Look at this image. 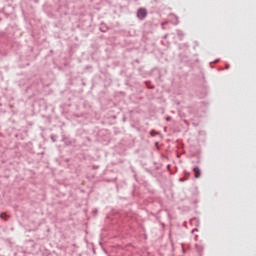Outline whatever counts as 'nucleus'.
<instances>
[{
  "instance_id": "nucleus-1",
  "label": "nucleus",
  "mask_w": 256,
  "mask_h": 256,
  "mask_svg": "<svg viewBox=\"0 0 256 256\" xmlns=\"http://www.w3.org/2000/svg\"><path fill=\"white\" fill-rule=\"evenodd\" d=\"M137 17L139 19H145V17H147V9L145 8H140L137 11Z\"/></svg>"
},
{
  "instance_id": "nucleus-2",
  "label": "nucleus",
  "mask_w": 256,
  "mask_h": 256,
  "mask_svg": "<svg viewBox=\"0 0 256 256\" xmlns=\"http://www.w3.org/2000/svg\"><path fill=\"white\" fill-rule=\"evenodd\" d=\"M193 171L195 173V179H199L201 177V170L199 169V167H195Z\"/></svg>"
},
{
  "instance_id": "nucleus-3",
  "label": "nucleus",
  "mask_w": 256,
  "mask_h": 256,
  "mask_svg": "<svg viewBox=\"0 0 256 256\" xmlns=\"http://www.w3.org/2000/svg\"><path fill=\"white\" fill-rule=\"evenodd\" d=\"M184 181H187V178H180L181 183H183Z\"/></svg>"
},
{
  "instance_id": "nucleus-4",
  "label": "nucleus",
  "mask_w": 256,
  "mask_h": 256,
  "mask_svg": "<svg viewBox=\"0 0 256 256\" xmlns=\"http://www.w3.org/2000/svg\"><path fill=\"white\" fill-rule=\"evenodd\" d=\"M1 219H5V214L0 215Z\"/></svg>"
}]
</instances>
